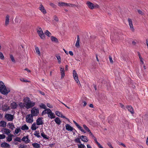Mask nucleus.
I'll return each mask as SVG.
<instances>
[{"label":"nucleus","instance_id":"bf43d9fd","mask_svg":"<svg viewBox=\"0 0 148 148\" xmlns=\"http://www.w3.org/2000/svg\"><path fill=\"white\" fill-rule=\"evenodd\" d=\"M138 12L140 14L143 15L144 14V13L141 10H138Z\"/></svg>","mask_w":148,"mask_h":148},{"label":"nucleus","instance_id":"a878e982","mask_svg":"<svg viewBox=\"0 0 148 148\" xmlns=\"http://www.w3.org/2000/svg\"><path fill=\"white\" fill-rule=\"evenodd\" d=\"M60 71L61 77L62 78L64 77L65 75L64 71V68L61 67L60 68Z\"/></svg>","mask_w":148,"mask_h":148},{"label":"nucleus","instance_id":"20e7f679","mask_svg":"<svg viewBox=\"0 0 148 148\" xmlns=\"http://www.w3.org/2000/svg\"><path fill=\"white\" fill-rule=\"evenodd\" d=\"M31 115L33 116H36L39 114V110L38 108H36L35 107L33 108L31 110Z\"/></svg>","mask_w":148,"mask_h":148},{"label":"nucleus","instance_id":"5fc2aeb1","mask_svg":"<svg viewBox=\"0 0 148 148\" xmlns=\"http://www.w3.org/2000/svg\"><path fill=\"white\" fill-rule=\"evenodd\" d=\"M113 122V120L112 119H111V118L110 117L108 119V122L109 123L111 124Z\"/></svg>","mask_w":148,"mask_h":148},{"label":"nucleus","instance_id":"2f4dec72","mask_svg":"<svg viewBox=\"0 0 148 148\" xmlns=\"http://www.w3.org/2000/svg\"><path fill=\"white\" fill-rule=\"evenodd\" d=\"M21 129L23 130H27L29 129V127L26 125L24 124L21 127Z\"/></svg>","mask_w":148,"mask_h":148},{"label":"nucleus","instance_id":"f8f14e48","mask_svg":"<svg viewBox=\"0 0 148 148\" xmlns=\"http://www.w3.org/2000/svg\"><path fill=\"white\" fill-rule=\"evenodd\" d=\"M86 4L88 7L90 9L92 10L94 9V4L88 1L86 2Z\"/></svg>","mask_w":148,"mask_h":148},{"label":"nucleus","instance_id":"680f3d73","mask_svg":"<svg viewBox=\"0 0 148 148\" xmlns=\"http://www.w3.org/2000/svg\"><path fill=\"white\" fill-rule=\"evenodd\" d=\"M110 61L111 63H113V62L112 58L111 56L109 57Z\"/></svg>","mask_w":148,"mask_h":148},{"label":"nucleus","instance_id":"e433bc0d","mask_svg":"<svg viewBox=\"0 0 148 148\" xmlns=\"http://www.w3.org/2000/svg\"><path fill=\"white\" fill-rule=\"evenodd\" d=\"M41 136L45 139H48V138L47 137V135H45L43 132L41 133Z\"/></svg>","mask_w":148,"mask_h":148},{"label":"nucleus","instance_id":"7ed1b4c3","mask_svg":"<svg viewBox=\"0 0 148 148\" xmlns=\"http://www.w3.org/2000/svg\"><path fill=\"white\" fill-rule=\"evenodd\" d=\"M37 32L40 38L42 39H44L45 38V35L41 28L38 27L37 29Z\"/></svg>","mask_w":148,"mask_h":148},{"label":"nucleus","instance_id":"5701e85b","mask_svg":"<svg viewBox=\"0 0 148 148\" xmlns=\"http://www.w3.org/2000/svg\"><path fill=\"white\" fill-rule=\"evenodd\" d=\"M9 16L7 15L5 17V24L6 26H7L9 22Z\"/></svg>","mask_w":148,"mask_h":148},{"label":"nucleus","instance_id":"de8ad7c7","mask_svg":"<svg viewBox=\"0 0 148 148\" xmlns=\"http://www.w3.org/2000/svg\"><path fill=\"white\" fill-rule=\"evenodd\" d=\"M39 133L37 132H35V133L34 134V135L36 136L38 138H40V135H39Z\"/></svg>","mask_w":148,"mask_h":148},{"label":"nucleus","instance_id":"7c9ffc66","mask_svg":"<svg viewBox=\"0 0 148 148\" xmlns=\"http://www.w3.org/2000/svg\"><path fill=\"white\" fill-rule=\"evenodd\" d=\"M55 121L56 123L58 125H60L61 124V121L60 120V119L58 117H57L55 119Z\"/></svg>","mask_w":148,"mask_h":148},{"label":"nucleus","instance_id":"338daca9","mask_svg":"<svg viewBox=\"0 0 148 148\" xmlns=\"http://www.w3.org/2000/svg\"><path fill=\"white\" fill-rule=\"evenodd\" d=\"M81 131H82V130L83 129L82 128V127L80 126V125L77 127Z\"/></svg>","mask_w":148,"mask_h":148},{"label":"nucleus","instance_id":"423d86ee","mask_svg":"<svg viewBox=\"0 0 148 148\" xmlns=\"http://www.w3.org/2000/svg\"><path fill=\"white\" fill-rule=\"evenodd\" d=\"M73 74L74 79L76 83L77 84H79L80 85V82L78 79L77 74L75 70H73Z\"/></svg>","mask_w":148,"mask_h":148},{"label":"nucleus","instance_id":"a211bd4d","mask_svg":"<svg viewBox=\"0 0 148 148\" xmlns=\"http://www.w3.org/2000/svg\"><path fill=\"white\" fill-rule=\"evenodd\" d=\"M80 138L81 139L82 141L84 142H87L88 140L86 136L83 135L81 136H80Z\"/></svg>","mask_w":148,"mask_h":148},{"label":"nucleus","instance_id":"09e8293b","mask_svg":"<svg viewBox=\"0 0 148 148\" xmlns=\"http://www.w3.org/2000/svg\"><path fill=\"white\" fill-rule=\"evenodd\" d=\"M10 58H11L12 61L13 62L15 63L16 61L13 55H10Z\"/></svg>","mask_w":148,"mask_h":148},{"label":"nucleus","instance_id":"39448f33","mask_svg":"<svg viewBox=\"0 0 148 148\" xmlns=\"http://www.w3.org/2000/svg\"><path fill=\"white\" fill-rule=\"evenodd\" d=\"M26 122L29 123H31L33 122V116L31 114L27 115L26 117Z\"/></svg>","mask_w":148,"mask_h":148},{"label":"nucleus","instance_id":"49530a36","mask_svg":"<svg viewBox=\"0 0 148 148\" xmlns=\"http://www.w3.org/2000/svg\"><path fill=\"white\" fill-rule=\"evenodd\" d=\"M39 106H40V107L41 108L45 109L46 108V106L44 104H43V103H41L40 105Z\"/></svg>","mask_w":148,"mask_h":148},{"label":"nucleus","instance_id":"bb28decb","mask_svg":"<svg viewBox=\"0 0 148 148\" xmlns=\"http://www.w3.org/2000/svg\"><path fill=\"white\" fill-rule=\"evenodd\" d=\"M9 106L7 105H4L2 107V110L3 111H6L9 109Z\"/></svg>","mask_w":148,"mask_h":148},{"label":"nucleus","instance_id":"cd10ccee","mask_svg":"<svg viewBox=\"0 0 148 148\" xmlns=\"http://www.w3.org/2000/svg\"><path fill=\"white\" fill-rule=\"evenodd\" d=\"M8 126H9V128L12 130H13L14 127V124L11 123H8Z\"/></svg>","mask_w":148,"mask_h":148},{"label":"nucleus","instance_id":"b1692460","mask_svg":"<svg viewBox=\"0 0 148 148\" xmlns=\"http://www.w3.org/2000/svg\"><path fill=\"white\" fill-rule=\"evenodd\" d=\"M79 41L80 39L79 36L78 35L77 36V40L75 44V46L77 48H78L79 47Z\"/></svg>","mask_w":148,"mask_h":148},{"label":"nucleus","instance_id":"aec40b11","mask_svg":"<svg viewBox=\"0 0 148 148\" xmlns=\"http://www.w3.org/2000/svg\"><path fill=\"white\" fill-rule=\"evenodd\" d=\"M66 129L68 131H73L74 129L70 125L68 124H66L65 125Z\"/></svg>","mask_w":148,"mask_h":148},{"label":"nucleus","instance_id":"0e129e2a","mask_svg":"<svg viewBox=\"0 0 148 148\" xmlns=\"http://www.w3.org/2000/svg\"><path fill=\"white\" fill-rule=\"evenodd\" d=\"M47 106L49 108H53L52 106L50 105L49 103H47Z\"/></svg>","mask_w":148,"mask_h":148},{"label":"nucleus","instance_id":"4be33fe9","mask_svg":"<svg viewBox=\"0 0 148 148\" xmlns=\"http://www.w3.org/2000/svg\"><path fill=\"white\" fill-rule=\"evenodd\" d=\"M22 140L25 141L26 143H29V141H30L28 139V136H27L23 137L22 138Z\"/></svg>","mask_w":148,"mask_h":148},{"label":"nucleus","instance_id":"c85d7f7f","mask_svg":"<svg viewBox=\"0 0 148 148\" xmlns=\"http://www.w3.org/2000/svg\"><path fill=\"white\" fill-rule=\"evenodd\" d=\"M38 126L36 127L35 123H33L31 126V129L32 130H34L38 128Z\"/></svg>","mask_w":148,"mask_h":148},{"label":"nucleus","instance_id":"3c124183","mask_svg":"<svg viewBox=\"0 0 148 148\" xmlns=\"http://www.w3.org/2000/svg\"><path fill=\"white\" fill-rule=\"evenodd\" d=\"M0 58L2 60H3L4 59V56L3 53L0 52Z\"/></svg>","mask_w":148,"mask_h":148},{"label":"nucleus","instance_id":"c9c22d12","mask_svg":"<svg viewBox=\"0 0 148 148\" xmlns=\"http://www.w3.org/2000/svg\"><path fill=\"white\" fill-rule=\"evenodd\" d=\"M45 34L46 35L49 37H50L51 35V34L47 30L46 31Z\"/></svg>","mask_w":148,"mask_h":148},{"label":"nucleus","instance_id":"603ef678","mask_svg":"<svg viewBox=\"0 0 148 148\" xmlns=\"http://www.w3.org/2000/svg\"><path fill=\"white\" fill-rule=\"evenodd\" d=\"M80 138H76L75 140V143H81V142L80 141Z\"/></svg>","mask_w":148,"mask_h":148},{"label":"nucleus","instance_id":"1a4fd4ad","mask_svg":"<svg viewBox=\"0 0 148 148\" xmlns=\"http://www.w3.org/2000/svg\"><path fill=\"white\" fill-rule=\"evenodd\" d=\"M128 22L129 25L131 30L132 31L134 32V28L132 20L130 18H128Z\"/></svg>","mask_w":148,"mask_h":148},{"label":"nucleus","instance_id":"6e6d98bb","mask_svg":"<svg viewBox=\"0 0 148 148\" xmlns=\"http://www.w3.org/2000/svg\"><path fill=\"white\" fill-rule=\"evenodd\" d=\"M118 144L119 145H122V146H123V147H126V146L124 144H123V143H121L120 142H118Z\"/></svg>","mask_w":148,"mask_h":148},{"label":"nucleus","instance_id":"473e14b6","mask_svg":"<svg viewBox=\"0 0 148 148\" xmlns=\"http://www.w3.org/2000/svg\"><path fill=\"white\" fill-rule=\"evenodd\" d=\"M51 39L52 41L57 42H58V40L57 38L53 36H52L51 37Z\"/></svg>","mask_w":148,"mask_h":148},{"label":"nucleus","instance_id":"6ab92c4d","mask_svg":"<svg viewBox=\"0 0 148 148\" xmlns=\"http://www.w3.org/2000/svg\"><path fill=\"white\" fill-rule=\"evenodd\" d=\"M17 106L18 105L15 102H14L11 104V107L12 109H15L17 108Z\"/></svg>","mask_w":148,"mask_h":148},{"label":"nucleus","instance_id":"37998d69","mask_svg":"<svg viewBox=\"0 0 148 148\" xmlns=\"http://www.w3.org/2000/svg\"><path fill=\"white\" fill-rule=\"evenodd\" d=\"M5 137L6 136L4 134H0V140L4 139Z\"/></svg>","mask_w":148,"mask_h":148},{"label":"nucleus","instance_id":"f257e3e1","mask_svg":"<svg viewBox=\"0 0 148 148\" xmlns=\"http://www.w3.org/2000/svg\"><path fill=\"white\" fill-rule=\"evenodd\" d=\"M23 101L25 103L26 108L27 109L32 108L34 106L35 104V102L31 101L29 98L28 97L24 98Z\"/></svg>","mask_w":148,"mask_h":148},{"label":"nucleus","instance_id":"a18cd8bd","mask_svg":"<svg viewBox=\"0 0 148 148\" xmlns=\"http://www.w3.org/2000/svg\"><path fill=\"white\" fill-rule=\"evenodd\" d=\"M78 148H86L85 146L83 144H80L78 145Z\"/></svg>","mask_w":148,"mask_h":148},{"label":"nucleus","instance_id":"052dcab7","mask_svg":"<svg viewBox=\"0 0 148 148\" xmlns=\"http://www.w3.org/2000/svg\"><path fill=\"white\" fill-rule=\"evenodd\" d=\"M99 8V6L97 4H96L95 5L94 4V9L95 8Z\"/></svg>","mask_w":148,"mask_h":148},{"label":"nucleus","instance_id":"dca6fc26","mask_svg":"<svg viewBox=\"0 0 148 148\" xmlns=\"http://www.w3.org/2000/svg\"><path fill=\"white\" fill-rule=\"evenodd\" d=\"M8 136L6 137V141L10 142L12 140V137L14 136L12 134H10Z\"/></svg>","mask_w":148,"mask_h":148},{"label":"nucleus","instance_id":"4468645a","mask_svg":"<svg viewBox=\"0 0 148 148\" xmlns=\"http://www.w3.org/2000/svg\"><path fill=\"white\" fill-rule=\"evenodd\" d=\"M0 146L2 148H9L10 147V145L8 143L5 142L1 143Z\"/></svg>","mask_w":148,"mask_h":148},{"label":"nucleus","instance_id":"c756f323","mask_svg":"<svg viewBox=\"0 0 148 148\" xmlns=\"http://www.w3.org/2000/svg\"><path fill=\"white\" fill-rule=\"evenodd\" d=\"M34 148H39L40 147V145L37 143H34L32 144Z\"/></svg>","mask_w":148,"mask_h":148},{"label":"nucleus","instance_id":"2eb2a0df","mask_svg":"<svg viewBox=\"0 0 148 148\" xmlns=\"http://www.w3.org/2000/svg\"><path fill=\"white\" fill-rule=\"evenodd\" d=\"M126 108L132 114H133L134 113V111L133 108L131 106H127Z\"/></svg>","mask_w":148,"mask_h":148},{"label":"nucleus","instance_id":"0eeeda50","mask_svg":"<svg viewBox=\"0 0 148 148\" xmlns=\"http://www.w3.org/2000/svg\"><path fill=\"white\" fill-rule=\"evenodd\" d=\"M5 117L8 121H12L13 119V115L10 114H6Z\"/></svg>","mask_w":148,"mask_h":148},{"label":"nucleus","instance_id":"69168bd1","mask_svg":"<svg viewBox=\"0 0 148 148\" xmlns=\"http://www.w3.org/2000/svg\"><path fill=\"white\" fill-rule=\"evenodd\" d=\"M20 80L21 81L24 82H27L28 81L26 80H25L23 78H21L20 79Z\"/></svg>","mask_w":148,"mask_h":148},{"label":"nucleus","instance_id":"8fccbe9b","mask_svg":"<svg viewBox=\"0 0 148 148\" xmlns=\"http://www.w3.org/2000/svg\"><path fill=\"white\" fill-rule=\"evenodd\" d=\"M49 5L53 8H56L57 6L53 3H50Z\"/></svg>","mask_w":148,"mask_h":148},{"label":"nucleus","instance_id":"ddd939ff","mask_svg":"<svg viewBox=\"0 0 148 148\" xmlns=\"http://www.w3.org/2000/svg\"><path fill=\"white\" fill-rule=\"evenodd\" d=\"M39 9L43 14H45L47 13L45 9L42 4L40 5Z\"/></svg>","mask_w":148,"mask_h":148},{"label":"nucleus","instance_id":"13d9d810","mask_svg":"<svg viewBox=\"0 0 148 148\" xmlns=\"http://www.w3.org/2000/svg\"><path fill=\"white\" fill-rule=\"evenodd\" d=\"M94 139L96 143L97 144L98 146L100 145V144L97 141V139L95 137V138H94Z\"/></svg>","mask_w":148,"mask_h":148},{"label":"nucleus","instance_id":"9d476101","mask_svg":"<svg viewBox=\"0 0 148 148\" xmlns=\"http://www.w3.org/2000/svg\"><path fill=\"white\" fill-rule=\"evenodd\" d=\"M1 131L7 135L11 134L10 133L11 131L9 129L7 128H3L1 130Z\"/></svg>","mask_w":148,"mask_h":148},{"label":"nucleus","instance_id":"79ce46f5","mask_svg":"<svg viewBox=\"0 0 148 148\" xmlns=\"http://www.w3.org/2000/svg\"><path fill=\"white\" fill-rule=\"evenodd\" d=\"M21 132V130L20 128H17L15 130V132L16 134H18L19 132Z\"/></svg>","mask_w":148,"mask_h":148},{"label":"nucleus","instance_id":"f03ea898","mask_svg":"<svg viewBox=\"0 0 148 148\" xmlns=\"http://www.w3.org/2000/svg\"><path fill=\"white\" fill-rule=\"evenodd\" d=\"M10 92V90L7 89L4 83L0 81V92L3 95H7Z\"/></svg>","mask_w":148,"mask_h":148},{"label":"nucleus","instance_id":"6e6552de","mask_svg":"<svg viewBox=\"0 0 148 148\" xmlns=\"http://www.w3.org/2000/svg\"><path fill=\"white\" fill-rule=\"evenodd\" d=\"M48 116L51 119H53L55 118V116L54 114L53 113L51 110L49 109H48Z\"/></svg>","mask_w":148,"mask_h":148},{"label":"nucleus","instance_id":"58836bf2","mask_svg":"<svg viewBox=\"0 0 148 148\" xmlns=\"http://www.w3.org/2000/svg\"><path fill=\"white\" fill-rule=\"evenodd\" d=\"M27 146L23 144H21L20 145L19 148H27Z\"/></svg>","mask_w":148,"mask_h":148},{"label":"nucleus","instance_id":"393cba45","mask_svg":"<svg viewBox=\"0 0 148 148\" xmlns=\"http://www.w3.org/2000/svg\"><path fill=\"white\" fill-rule=\"evenodd\" d=\"M6 126V123L5 121H2L0 122V127H5Z\"/></svg>","mask_w":148,"mask_h":148},{"label":"nucleus","instance_id":"e2e57ef3","mask_svg":"<svg viewBox=\"0 0 148 148\" xmlns=\"http://www.w3.org/2000/svg\"><path fill=\"white\" fill-rule=\"evenodd\" d=\"M89 134H90V135L92 136V137L93 138H95V137L92 134V132H91L90 131V132H88Z\"/></svg>","mask_w":148,"mask_h":148},{"label":"nucleus","instance_id":"412c9836","mask_svg":"<svg viewBox=\"0 0 148 148\" xmlns=\"http://www.w3.org/2000/svg\"><path fill=\"white\" fill-rule=\"evenodd\" d=\"M18 105L20 108L21 109H24L25 107L26 108L25 104L24 102H23V103L20 102L19 103Z\"/></svg>","mask_w":148,"mask_h":148},{"label":"nucleus","instance_id":"a19ab883","mask_svg":"<svg viewBox=\"0 0 148 148\" xmlns=\"http://www.w3.org/2000/svg\"><path fill=\"white\" fill-rule=\"evenodd\" d=\"M83 127L86 130V131H87L88 132H90V130L89 129V128L87 127V126L85 125H83Z\"/></svg>","mask_w":148,"mask_h":148},{"label":"nucleus","instance_id":"c03bdc74","mask_svg":"<svg viewBox=\"0 0 148 148\" xmlns=\"http://www.w3.org/2000/svg\"><path fill=\"white\" fill-rule=\"evenodd\" d=\"M56 57L58 60V63L59 64L61 62L60 56H57Z\"/></svg>","mask_w":148,"mask_h":148},{"label":"nucleus","instance_id":"864d4df0","mask_svg":"<svg viewBox=\"0 0 148 148\" xmlns=\"http://www.w3.org/2000/svg\"><path fill=\"white\" fill-rule=\"evenodd\" d=\"M14 141H18L19 142H21V139L19 137H16Z\"/></svg>","mask_w":148,"mask_h":148},{"label":"nucleus","instance_id":"f3484780","mask_svg":"<svg viewBox=\"0 0 148 148\" xmlns=\"http://www.w3.org/2000/svg\"><path fill=\"white\" fill-rule=\"evenodd\" d=\"M56 114L58 116L61 117V118H65L66 119H67L68 120H69L68 119H67V118H66L65 117L63 116L62 114L60 112L58 111H56L55 112Z\"/></svg>","mask_w":148,"mask_h":148},{"label":"nucleus","instance_id":"72a5a7b5","mask_svg":"<svg viewBox=\"0 0 148 148\" xmlns=\"http://www.w3.org/2000/svg\"><path fill=\"white\" fill-rule=\"evenodd\" d=\"M35 49L36 53H37L39 56H40V53L38 47H36Z\"/></svg>","mask_w":148,"mask_h":148},{"label":"nucleus","instance_id":"ea45409f","mask_svg":"<svg viewBox=\"0 0 148 148\" xmlns=\"http://www.w3.org/2000/svg\"><path fill=\"white\" fill-rule=\"evenodd\" d=\"M58 5L59 6H66V3L59 2L58 3Z\"/></svg>","mask_w":148,"mask_h":148},{"label":"nucleus","instance_id":"774afa93","mask_svg":"<svg viewBox=\"0 0 148 148\" xmlns=\"http://www.w3.org/2000/svg\"><path fill=\"white\" fill-rule=\"evenodd\" d=\"M146 43L147 47V48L148 49V39H147L146 40Z\"/></svg>","mask_w":148,"mask_h":148},{"label":"nucleus","instance_id":"4d7b16f0","mask_svg":"<svg viewBox=\"0 0 148 148\" xmlns=\"http://www.w3.org/2000/svg\"><path fill=\"white\" fill-rule=\"evenodd\" d=\"M54 20L58 22L59 20L58 17L56 16H54L53 17Z\"/></svg>","mask_w":148,"mask_h":148},{"label":"nucleus","instance_id":"4c0bfd02","mask_svg":"<svg viewBox=\"0 0 148 148\" xmlns=\"http://www.w3.org/2000/svg\"><path fill=\"white\" fill-rule=\"evenodd\" d=\"M66 6H69V7H74L75 5L74 4H72L71 3H66Z\"/></svg>","mask_w":148,"mask_h":148},{"label":"nucleus","instance_id":"9b49d317","mask_svg":"<svg viewBox=\"0 0 148 148\" xmlns=\"http://www.w3.org/2000/svg\"><path fill=\"white\" fill-rule=\"evenodd\" d=\"M43 122L42 121V118L39 117L36 120V124L37 125H40L43 124Z\"/></svg>","mask_w":148,"mask_h":148},{"label":"nucleus","instance_id":"f704fd0d","mask_svg":"<svg viewBox=\"0 0 148 148\" xmlns=\"http://www.w3.org/2000/svg\"><path fill=\"white\" fill-rule=\"evenodd\" d=\"M48 108L46 109H45L42 112V115H43L46 114H48Z\"/></svg>","mask_w":148,"mask_h":148}]
</instances>
